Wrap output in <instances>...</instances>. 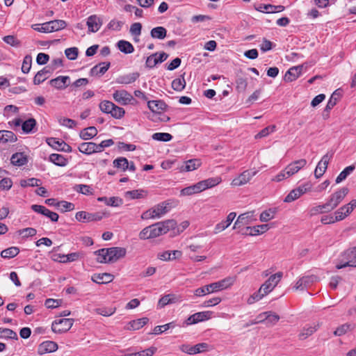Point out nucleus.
Instances as JSON below:
<instances>
[{"instance_id": "bb28decb", "label": "nucleus", "mask_w": 356, "mask_h": 356, "mask_svg": "<svg viewBox=\"0 0 356 356\" xmlns=\"http://www.w3.org/2000/svg\"><path fill=\"white\" fill-rule=\"evenodd\" d=\"M221 181L222 179L220 177H216L200 181H199V184L202 191H203L207 188L218 185Z\"/></svg>"}, {"instance_id": "a18cd8bd", "label": "nucleus", "mask_w": 356, "mask_h": 356, "mask_svg": "<svg viewBox=\"0 0 356 356\" xmlns=\"http://www.w3.org/2000/svg\"><path fill=\"white\" fill-rule=\"evenodd\" d=\"M355 165H349L343 169L340 174L337 176L335 181L339 184L346 179V177L355 170Z\"/></svg>"}, {"instance_id": "72a5a7b5", "label": "nucleus", "mask_w": 356, "mask_h": 356, "mask_svg": "<svg viewBox=\"0 0 356 356\" xmlns=\"http://www.w3.org/2000/svg\"><path fill=\"white\" fill-rule=\"evenodd\" d=\"M98 131L95 127H89L80 131L79 136L84 140H88L97 136Z\"/></svg>"}, {"instance_id": "f3484780", "label": "nucleus", "mask_w": 356, "mask_h": 356, "mask_svg": "<svg viewBox=\"0 0 356 356\" xmlns=\"http://www.w3.org/2000/svg\"><path fill=\"white\" fill-rule=\"evenodd\" d=\"M307 164V161L305 159L296 160L289 163L286 168V173L287 176H292L297 173L300 169L304 168Z\"/></svg>"}, {"instance_id": "39448f33", "label": "nucleus", "mask_w": 356, "mask_h": 356, "mask_svg": "<svg viewBox=\"0 0 356 356\" xmlns=\"http://www.w3.org/2000/svg\"><path fill=\"white\" fill-rule=\"evenodd\" d=\"M283 276L282 272H277L269 277V278L260 286L261 291L268 295L280 282Z\"/></svg>"}, {"instance_id": "2f4dec72", "label": "nucleus", "mask_w": 356, "mask_h": 356, "mask_svg": "<svg viewBox=\"0 0 356 356\" xmlns=\"http://www.w3.org/2000/svg\"><path fill=\"white\" fill-rule=\"evenodd\" d=\"M318 328V325H307L300 331L298 337L300 340H305L313 334Z\"/></svg>"}, {"instance_id": "de8ad7c7", "label": "nucleus", "mask_w": 356, "mask_h": 356, "mask_svg": "<svg viewBox=\"0 0 356 356\" xmlns=\"http://www.w3.org/2000/svg\"><path fill=\"white\" fill-rule=\"evenodd\" d=\"M280 316L271 311L267 312V316L266 317L267 326L275 325L280 320Z\"/></svg>"}, {"instance_id": "c03bdc74", "label": "nucleus", "mask_w": 356, "mask_h": 356, "mask_svg": "<svg viewBox=\"0 0 356 356\" xmlns=\"http://www.w3.org/2000/svg\"><path fill=\"white\" fill-rule=\"evenodd\" d=\"M19 252V250L17 247H10L1 252V256L4 259H10L17 256Z\"/></svg>"}, {"instance_id": "0e129e2a", "label": "nucleus", "mask_w": 356, "mask_h": 356, "mask_svg": "<svg viewBox=\"0 0 356 356\" xmlns=\"http://www.w3.org/2000/svg\"><path fill=\"white\" fill-rule=\"evenodd\" d=\"M95 312L104 316H110L115 312V307H100L95 309Z\"/></svg>"}, {"instance_id": "1a4fd4ad", "label": "nucleus", "mask_w": 356, "mask_h": 356, "mask_svg": "<svg viewBox=\"0 0 356 356\" xmlns=\"http://www.w3.org/2000/svg\"><path fill=\"white\" fill-rule=\"evenodd\" d=\"M257 219L254 218V211H248L240 214L234 224L233 229H238L243 225H246L255 221Z\"/></svg>"}, {"instance_id": "bf43d9fd", "label": "nucleus", "mask_w": 356, "mask_h": 356, "mask_svg": "<svg viewBox=\"0 0 356 356\" xmlns=\"http://www.w3.org/2000/svg\"><path fill=\"white\" fill-rule=\"evenodd\" d=\"M276 127L275 125H271L265 127L262 130H261L257 134L255 135L254 138L256 139L261 138L268 136L270 133H273L275 131Z\"/></svg>"}, {"instance_id": "b1692460", "label": "nucleus", "mask_w": 356, "mask_h": 356, "mask_svg": "<svg viewBox=\"0 0 356 356\" xmlns=\"http://www.w3.org/2000/svg\"><path fill=\"white\" fill-rule=\"evenodd\" d=\"M113 275L110 273H98V274H94L92 276V282L99 284H107L110 283L113 280Z\"/></svg>"}, {"instance_id": "dca6fc26", "label": "nucleus", "mask_w": 356, "mask_h": 356, "mask_svg": "<svg viewBox=\"0 0 356 356\" xmlns=\"http://www.w3.org/2000/svg\"><path fill=\"white\" fill-rule=\"evenodd\" d=\"M103 21L97 15H92L88 17L86 25L88 26V33H96L97 32L101 26H102Z\"/></svg>"}, {"instance_id": "3c124183", "label": "nucleus", "mask_w": 356, "mask_h": 356, "mask_svg": "<svg viewBox=\"0 0 356 356\" xmlns=\"http://www.w3.org/2000/svg\"><path fill=\"white\" fill-rule=\"evenodd\" d=\"M51 32L58 31L65 29L67 26V22L62 19H55L50 21Z\"/></svg>"}, {"instance_id": "9d476101", "label": "nucleus", "mask_w": 356, "mask_h": 356, "mask_svg": "<svg viewBox=\"0 0 356 356\" xmlns=\"http://www.w3.org/2000/svg\"><path fill=\"white\" fill-rule=\"evenodd\" d=\"M76 219L82 222H88L92 221H99L103 218V215L100 213H88L86 211H79L75 215Z\"/></svg>"}, {"instance_id": "c9c22d12", "label": "nucleus", "mask_w": 356, "mask_h": 356, "mask_svg": "<svg viewBox=\"0 0 356 356\" xmlns=\"http://www.w3.org/2000/svg\"><path fill=\"white\" fill-rule=\"evenodd\" d=\"M97 201L99 202H103L108 206H111L114 207H119L122 204V200L118 197H100L97 198Z\"/></svg>"}, {"instance_id": "ea45409f", "label": "nucleus", "mask_w": 356, "mask_h": 356, "mask_svg": "<svg viewBox=\"0 0 356 356\" xmlns=\"http://www.w3.org/2000/svg\"><path fill=\"white\" fill-rule=\"evenodd\" d=\"M49 161L58 166H65L67 164V159L62 154H51L49 156Z\"/></svg>"}, {"instance_id": "e2e57ef3", "label": "nucleus", "mask_w": 356, "mask_h": 356, "mask_svg": "<svg viewBox=\"0 0 356 356\" xmlns=\"http://www.w3.org/2000/svg\"><path fill=\"white\" fill-rule=\"evenodd\" d=\"M254 8L257 11L266 13H273V10L275 9L273 5L262 3H260L259 5H254Z\"/></svg>"}, {"instance_id": "f03ea898", "label": "nucleus", "mask_w": 356, "mask_h": 356, "mask_svg": "<svg viewBox=\"0 0 356 356\" xmlns=\"http://www.w3.org/2000/svg\"><path fill=\"white\" fill-rule=\"evenodd\" d=\"M97 257V261L99 263H114L121 258L125 257L127 250L122 247H112L102 248L95 251Z\"/></svg>"}, {"instance_id": "a19ab883", "label": "nucleus", "mask_w": 356, "mask_h": 356, "mask_svg": "<svg viewBox=\"0 0 356 356\" xmlns=\"http://www.w3.org/2000/svg\"><path fill=\"white\" fill-rule=\"evenodd\" d=\"M167 30L163 26L153 28L150 31V35L153 38L163 40L166 37Z\"/></svg>"}, {"instance_id": "13d9d810", "label": "nucleus", "mask_w": 356, "mask_h": 356, "mask_svg": "<svg viewBox=\"0 0 356 356\" xmlns=\"http://www.w3.org/2000/svg\"><path fill=\"white\" fill-rule=\"evenodd\" d=\"M74 189L76 192L80 193L83 194V195H92V189L88 185L78 184V185H76L74 186Z\"/></svg>"}, {"instance_id": "052dcab7", "label": "nucleus", "mask_w": 356, "mask_h": 356, "mask_svg": "<svg viewBox=\"0 0 356 356\" xmlns=\"http://www.w3.org/2000/svg\"><path fill=\"white\" fill-rule=\"evenodd\" d=\"M114 104L108 100H104L99 104L100 110L105 113L111 114L112 108H113Z\"/></svg>"}, {"instance_id": "0eeeda50", "label": "nucleus", "mask_w": 356, "mask_h": 356, "mask_svg": "<svg viewBox=\"0 0 356 356\" xmlns=\"http://www.w3.org/2000/svg\"><path fill=\"white\" fill-rule=\"evenodd\" d=\"M257 170H246L241 173L237 177L234 178L232 181L231 185L234 187L245 185L248 183L251 179L257 175Z\"/></svg>"}, {"instance_id": "864d4df0", "label": "nucleus", "mask_w": 356, "mask_h": 356, "mask_svg": "<svg viewBox=\"0 0 356 356\" xmlns=\"http://www.w3.org/2000/svg\"><path fill=\"white\" fill-rule=\"evenodd\" d=\"M266 295L264 294L263 291H261V289L259 288L257 291L254 292L248 298L247 303L248 305H252L254 302L261 300Z\"/></svg>"}, {"instance_id": "69168bd1", "label": "nucleus", "mask_w": 356, "mask_h": 356, "mask_svg": "<svg viewBox=\"0 0 356 356\" xmlns=\"http://www.w3.org/2000/svg\"><path fill=\"white\" fill-rule=\"evenodd\" d=\"M301 196L298 189H293L284 198V202H291Z\"/></svg>"}, {"instance_id": "2eb2a0df", "label": "nucleus", "mask_w": 356, "mask_h": 356, "mask_svg": "<svg viewBox=\"0 0 356 356\" xmlns=\"http://www.w3.org/2000/svg\"><path fill=\"white\" fill-rule=\"evenodd\" d=\"M315 275H307L300 278L295 284L293 289L296 291H303L316 282Z\"/></svg>"}, {"instance_id": "393cba45", "label": "nucleus", "mask_w": 356, "mask_h": 356, "mask_svg": "<svg viewBox=\"0 0 356 356\" xmlns=\"http://www.w3.org/2000/svg\"><path fill=\"white\" fill-rule=\"evenodd\" d=\"M55 257H56V258L54 259V261L60 263H67L78 260L80 258V253L72 252L68 254H58L55 255Z\"/></svg>"}, {"instance_id": "774afa93", "label": "nucleus", "mask_w": 356, "mask_h": 356, "mask_svg": "<svg viewBox=\"0 0 356 356\" xmlns=\"http://www.w3.org/2000/svg\"><path fill=\"white\" fill-rule=\"evenodd\" d=\"M125 113V111L123 108L119 107L114 104L113 108H112L111 115L112 117L116 119L122 118Z\"/></svg>"}, {"instance_id": "49530a36", "label": "nucleus", "mask_w": 356, "mask_h": 356, "mask_svg": "<svg viewBox=\"0 0 356 356\" xmlns=\"http://www.w3.org/2000/svg\"><path fill=\"white\" fill-rule=\"evenodd\" d=\"M113 164L115 168H120L123 171H125L128 169L129 161L124 157H119L113 161Z\"/></svg>"}, {"instance_id": "a211bd4d", "label": "nucleus", "mask_w": 356, "mask_h": 356, "mask_svg": "<svg viewBox=\"0 0 356 356\" xmlns=\"http://www.w3.org/2000/svg\"><path fill=\"white\" fill-rule=\"evenodd\" d=\"M345 257L347 261L343 264H337V268L338 269H341L346 266L356 267V247L347 250L345 252Z\"/></svg>"}, {"instance_id": "f257e3e1", "label": "nucleus", "mask_w": 356, "mask_h": 356, "mask_svg": "<svg viewBox=\"0 0 356 356\" xmlns=\"http://www.w3.org/2000/svg\"><path fill=\"white\" fill-rule=\"evenodd\" d=\"M176 226L177 222L175 220L159 222L143 229L138 236L141 240L154 238L174 229Z\"/></svg>"}, {"instance_id": "f8f14e48", "label": "nucleus", "mask_w": 356, "mask_h": 356, "mask_svg": "<svg viewBox=\"0 0 356 356\" xmlns=\"http://www.w3.org/2000/svg\"><path fill=\"white\" fill-rule=\"evenodd\" d=\"M113 97L115 102L122 105H127L134 100L133 96L125 90L115 91Z\"/></svg>"}, {"instance_id": "680f3d73", "label": "nucleus", "mask_w": 356, "mask_h": 356, "mask_svg": "<svg viewBox=\"0 0 356 356\" xmlns=\"http://www.w3.org/2000/svg\"><path fill=\"white\" fill-rule=\"evenodd\" d=\"M32 64V57L30 55H26L23 60L22 65V71L24 74L29 72Z\"/></svg>"}, {"instance_id": "58836bf2", "label": "nucleus", "mask_w": 356, "mask_h": 356, "mask_svg": "<svg viewBox=\"0 0 356 356\" xmlns=\"http://www.w3.org/2000/svg\"><path fill=\"white\" fill-rule=\"evenodd\" d=\"M201 187L199 182L197 184L186 187L180 191V195L183 196L192 195L195 193L202 192Z\"/></svg>"}, {"instance_id": "f704fd0d", "label": "nucleus", "mask_w": 356, "mask_h": 356, "mask_svg": "<svg viewBox=\"0 0 356 356\" xmlns=\"http://www.w3.org/2000/svg\"><path fill=\"white\" fill-rule=\"evenodd\" d=\"M17 140V136L11 131H0V143H13Z\"/></svg>"}, {"instance_id": "6ab92c4d", "label": "nucleus", "mask_w": 356, "mask_h": 356, "mask_svg": "<svg viewBox=\"0 0 356 356\" xmlns=\"http://www.w3.org/2000/svg\"><path fill=\"white\" fill-rule=\"evenodd\" d=\"M236 216V213L235 212L229 213L228 214V216H227L226 220H222L221 222H220L216 225V226L214 227L213 233L215 234H217L222 232L225 229H227L231 225V223L233 222V220H234Z\"/></svg>"}, {"instance_id": "5fc2aeb1", "label": "nucleus", "mask_w": 356, "mask_h": 356, "mask_svg": "<svg viewBox=\"0 0 356 356\" xmlns=\"http://www.w3.org/2000/svg\"><path fill=\"white\" fill-rule=\"evenodd\" d=\"M49 72L46 68H44L37 72L33 78V83L35 85H39L47 79L45 75Z\"/></svg>"}, {"instance_id": "cd10ccee", "label": "nucleus", "mask_w": 356, "mask_h": 356, "mask_svg": "<svg viewBox=\"0 0 356 356\" xmlns=\"http://www.w3.org/2000/svg\"><path fill=\"white\" fill-rule=\"evenodd\" d=\"M96 147L97 144L93 142H84L79 145L78 149L81 153L89 155L93 153H97Z\"/></svg>"}, {"instance_id": "7c9ffc66", "label": "nucleus", "mask_w": 356, "mask_h": 356, "mask_svg": "<svg viewBox=\"0 0 356 356\" xmlns=\"http://www.w3.org/2000/svg\"><path fill=\"white\" fill-rule=\"evenodd\" d=\"M148 108L154 113H160L165 110L167 105L161 100H152L147 102Z\"/></svg>"}, {"instance_id": "6e6552de", "label": "nucleus", "mask_w": 356, "mask_h": 356, "mask_svg": "<svg viewBox=\"0 0 356 356\" xmlns=\"http://www.w3.org/2000/svg\"><path fill=\"white\" fill-rule=\"evenodd\" d=\"M209 345L207 343H200L195 346H190L188 344H182L179 346V349L185 353L189 355H195L197 353H204L208 350Z\"/></svg>"}, {"instance_id": "ddd939ff", "label": "nucleus", "mask_w": 356, "mask_h": 356, "mask_svg": "<svg viewBox=\"0 0 356 356\" xmlns=\"http://www.w3.org/2000/svg\"><path fill=\"white\" fill-rule=\"evenodd\" d=\"M356 207V200H352L348 204L339 208L335 212V220H342Z\"/></svg>"}, {"instance_id": "412c9836", "label": "nucleus", "mask_w": 356, "mask_h": 356, "mask_svg": "<svg viewBox=\"0 0 356 356\" xmlns=\"http://www.w3.org/2000/svg\"><path fill=\"white\" fill-rule=\"evenodd\" d=\"M58 349V344L51 341H46L40 344L38 353L40 355H44L47 353H53Z\"/></svg>"}, {"instance_id": "79ce46f5", "label": "nucleus", "mask_w": 356, "mask_h": 356, "mask_svg": "<svg viewBox=\"0 0 356 356\" xmlns=\"http://www.w3.org/2000/svg\"><path fill=\"white\" fill-rule=\"evenodd\" d=\"M117 45L119 50L124 54H131L134 51V46L126 40H120Z\"/></svg>"}, {"instance_id": "423d86ee", "label": "nucleus", "mask_w": 356, "mask_h": 356, "mask_svg": "<svg viewBox=\"0 0 356 356\" xmlns=\"http://www.w3.org/2000/svg\"><path fill=\"white\" fill-rule=\"evenodd\" d=\"M74 323L73 318H60L55 320L51 325V330L56 333L67 332Z\"/></svg>"}, {"instance_id": "aec40b11", "label": "nucleus", "mask_w": 356, "mask_h": 356, "mask_svg": "<svg viewBox=\"0 0 356 356\" xmlns=\"http://www.w3.org/2000/svg\"><path fill=\"white\" fill-rule=\"evenodd\" d=\"M70 77L68 76H59L51 79L49 83L51 86L58 90H63L69 85Z\"/></svg>"}, {"instance_id": "4be33fe9", "label": "nucleus", "mask_w": 356, "mask_h": 356, "mask_svg": "<svg viewBox=\"0 0 356 356\" xmlns=\"http://www.w3.org/2000/svg\"><path fill=\"white\" fill-rule=\"evenodd\" d=\"M303 65H298L291 67L284 75V80L291 82L296 80L302 73Z\"/></svg>"}, {"instance_id": "338daca9", "label": "nucleus", "mask_w": 356, "mask_h": 356, "mask_svg": "<svg viewBox=\"0 0 356 356\" xmlns=\"http://www.w3.org/2000/svg\"><path fill=\"white\" fill-rule=\"evenodd\" d=\"M58 123L63 127L72 129L76 126V122L74 120L67 118H60L58 119Z\"/></svg>"}, {"instance_id": "603ef678", "label": "nucleus", "mask_w": 356, "mask_h": 356, "mask_svg": "<svg viewBox=\"0 0 356 356\" xmlns=\"http://www.w3.org/2000/svg\"><path fill=\"white\" fill-rule=\"evenodd\" d=\"M348 188L346 187H343L341 188L340 190L336 191L333 194L331 195L334 199L337 201L338 203L340 204V202L344 199V197L347 195L348 193Z\"/></svg>"}, {"instance_id": "7ed1b4c3", "label": "nucleus", "mask_w": 356, "mask_h": 356, "mask_svg": "<svg viewBox=\"0 0 356 356\" xmlns=\"http://www.w3.org/2000/svg\"><path fill=\"white\" fill-rule=\"evenodd\" d=\"M235 282L234 277H227L220 281L203 286L195 290L194 294L200 297L207 294L216 293L230 287Z\"/></svg>"}, {"instance_id": "09e8293b", "label": "nucleus", "mask_w": 356, "mask_h": 356, "mask_svg": "<svg viewBox=\"0 0 356 356\" xmlns=\"http://www.w3.org/2000/svg\"><path fill=\"white\" fill-rule=\"evenodd\" d=\"M186 87V81L184 76L181 78H177L172 81V88L178 92L183 90Z\"/></svg>"}, {"instance_id": "a878e982", "label": "nucleus", "mask_w": 356, "mask_h": 356, "mask_svg": "<svg viewBox=\"0 0 356 356\" xmlns=\"http://www.w3.org/2000/svg\"><path fill=\"white\" fill-rule=\"evenodd\" d=\"M10 162L13 165L22 166L27 163L28 158L24 152H17L12 155Z\"/></svg>"}, {"instance_id": "20e7f679", "label": "nucleus", "mask_w": 356, "mask_h": 356, "mask_svg": "<svg viewBox=\"0 0 356 356\" xmlns=\"http://www.w3.org/2000/svg\"><path fill=\"white\" fill-rule=\"evenodd\" d=\"M175 207V204L172 200L162 202L143 212L141 218L143 220L160 218Z\"/></svg>"}, {"instance_id": "c85d7f7f", "label": "nucleus", "mask_w": 356, "mask_h": 356, "mask_svg": "<svg viewBox=\"0 0 356 356\" xmlns=\"http://www.w3.org/2000/svg\"><path fill=\"white\" fill-rule=\"evenodd\" d=\"M139 77V73L134 72L129 74L120 76L116 82L120 84L128 85L135 82Z\"/></svg>"}, {"instance_id": "c756f323", "label": "nucleus", "mask_w": 356, "mask_h": 356, "mask_svg": "<svg viewBox=\"0 0 356 356\" xmlns=\"http://www.w3.org/2000/svg\"><path fill=\"white\" fill-rule=\"evenodd\" d=\"M270 228L268 224H263L253 227H246V231H250V236H257L266 232Z\"/></svg>"}, {"instance_id": "e433bc0d", "label": "nucleus", "mask_w": 356, "mask_h": 356, "mask_svg": "<svg viewBox=\"0 0 356 356\" xmlns=\"http://www.w3.org/2000/svg\"><path fill=\"white\" fill-rule=\"evenodd\" d=\"M200 161L198 159H191L187 161L184 165H183L180 170L182 172H189L197 169L200 166Z\"/></svg>"}, {"instance_id": "473e14b6", "label": "nucleus", "mask_w": 356, "mask_h": 356, "mask_svg": "<svg viewBox=\"0 0 356 356\" xmlns=\"http://www.w3.org/2000/svg\"><path fill=\"white\" fill-rule=\"evenodd\" d=\"M149 321V318L143 317L136 320L131 321L129 323L127 329L130 330H137L145 325Z\"/></svg>"}, {"instance_id": "4468645a", "label": "nucleus", "mask_w": 356, "mask_h": 356, "mask_svg": "<svg viewBox=\"0 0 356 356\" xmlns=\"http://www.w3.org/2000/svg\"><path fill=\"white\" fill-rule=\"evenodd\" d=\"M332 157V154H329L328 153L322 157L314 170V176L316 178L318 179L323 175L327 168L328 163Z\"/></svg>"}, {"instance_id": "9b49d317", "label": "nucleus", "mask_w": 356, "mask_h": 356, "mask_svg": "<svg viewBox=\"0 0 356 356\" xmlns=\"http://www.w3.org/2000/svg\"><path fill=\"white\" fill-rule=\"evenodd\" d=\"M212 312L209 311L200 312L190 316L185 321L186 325L195 324L206 320H209L211 317Z\"/></svg>"}, {"instance_id": "37998d69", "label": "nucleus", "mask_w": 356, "mask_h": 356, "mask_svg": "<svg viewBox=\"0 0 356 356\" xmlns=\"http://www.w3.org/2000/svg\"><path fill=\"white\" fill-rule=\"evenodd\" d=\"M177 298L173 294H168L163 296L159 299L158 302V307L160 308L164 307L165 305L175 302Z\"/></svg>"}, {"instance_id": "4c0bfd02", "label": "nucleus", "mask_w": 356, "mask_h": 356, "mask_svg": "<svg viewBox=\"0 0 356 356\" xmlns=\"http://www.w3.org/2000/svg\"><path fill=\"white\" fill-rule=\"evenodd\" d=\"M37 124L36 120L34 118H29L25 120L22 124V129L25 134H30L32 132H35L34 129L35 128Z\"/></svg>"}, {"instance_id": "5701e85b", "label": "nucleus", "mask_w": 356, "mask_h": 356, "mask_svg": "<svg viewBox=\"0 0 356 356\" xmlns=\"http://www.w3.org/2000/svg\"><path fill=\"white\" fill-rule=\"evenodd\" d=\"M111 65L110 62H102L99 63L98 65H95L90 70V74L92 76H102L106 73V72L109 69Z\"/></svg>"}, {"instance_id": "4d7b16f0", "label": "nucleus", "mask_w": 356, "mask_h": 356, "mask_svg": "<svg viewBox=\"0 0 356 356\" xmlns=\"http://www.w3.org/2000/svg\"><path fill=\"white\" fill-rule=\"evenodd\" d=\"M153 140L168 142L172 140V136L168 133H155L152 136Z\"/></svg>"}, {"instance_id": "6e6d98bb", "label": "nucleus", "mask_w": 356, "mask_h": 356, "mask_svg": "<svg viewBox=\"0 0 356 356\" xmlns=\"http://www.w3.org/2000/svg\"><path fill=\"white\" fill-rule=\"evenodd\" d=\"M157 348L156 347L152 346L146 350L128 354L125 356H152L156 351Z\"/></svg>"}, {"instance_id": "8fccbe9b", "label": "nucleus", "mask_w": 356, "mask_h": 356, "mask_svg": "<svg viewBox=\"0 0 356 356\" xmlns=\"http://www.w3.org/2000/svg\"><path fill=\"white\" fill-rule=\"evenodd\" d=\"M56 205L57 209H58L63 213L73 211L75 208L73 203L67 201H59V202L56 203Z\"/></svg>"}]
</instances>
